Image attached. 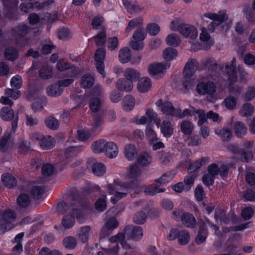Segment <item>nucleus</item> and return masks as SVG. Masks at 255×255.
Instances as JSON below:
<instances>
[{"label":"nucleus","instance_id":"obj_1","mask_svg":"<svg viewBox=\"0 0 255 255\" xmlns=\"http://www.w3.org/2000/svg\"><path fill=\"white\" fill-rule=\"evenodd\" d=\"M69 200L70 202L68 203L64 201L59 203L56 207L57 211L59 213L63 214L68 210L71 209V213L76 215L78 222L84 223L85 219L79 207L81 206L83 208H88L90 206L89 203L86 200L80 201L79 199H74L73 197H70Z\"/></svg>","mask_w":255,"mask_h":255},{"label":"nucleus","instance_id":"obj_2","mask_svg":"<svg viewBox=\"0 0 255 255\" xmlns=\"http://www.w3.org/2000/svg\"><path fill=\"white\" fill-rule=\"evenodd\" d=\"M204 16L213 20L208 27V30L211 32H213L216 27L226 21L228 18V14L223 10L219 11L218 13H205Z\"/></svg>","mask_w":255,"mask_h":255},{"label":"nucleus","instance_id":"obj_3","mask_svg":"<svg viewBox=\"0 0 255 255\" xmlns=\"http://www.w3.org/2000/svg\"><path fill=\"white\" fill-rule=\"evenodd\" d=\"M0 116L4 121H11L12 130L14 132L17 127L18 114H14L10 107H5L0 110Z\"/></svg>","mask_w":255,"mask_h":255},{"label":"nucleus","instance_id":"obj_4","mask_svg":"<svg viewBox=\"0 0 255 255\" xmlns=\"http://www.w3.org/2000/svg\"><path fill=\"white\" fill-rule=\"evenodd\" d=\"M15 218L16 214L14 212L10 210L5 211L2 215V223L0 225V231L4 233L12 229L13 225L12 222L14 221Z\"/></svg>","mask_w":255,"mask_h":255},{"label":"nucleus","instance_id":"obj_5","mask_svg":"<svg viewBox=\"0 0 255 255\" xmlns=\"http://www.w3.org/2000/svg\"><path fill=\"white\" fill-rule=\"evenodd\" d=\"M157 107H161V111L166 116L174 117L176 116L178 112L180 111V109L175 108L172 104L167 101H163L162 99L158 100L155 103Z\"/></svg>","mask_w":255,"mask_h":255},{"label":"nucleus","instance_id":"obj_6","mask_svg":"<svg viewBox=\"0 0 255 255\" xmlns=\"http://www.w3.org/2000/svg\"><path fill=\"white\" fill-rule=\"evenodd\" d=\"M203 67L208 75L213 79L218 77L219 66L217 62L212 58L205 60L203 62Z\"/></svg>","mask_w":255,"mask_h":255},{"label":"nucleus","instance_id":"obj_7","mask_svg":"<svg viewBox=\"0 0 255 255\" xmlns=\"http://www.w3.org/2000/svg\"><path fill=\"white\" fill-rule=\"evenodd\" d=\"M219 69L224 75L228 77V80L230 85L233 84L237 81V72L234 66H231L229 63H225L222 64Z\"/></svg>","mask_w":255,"mask_h":255},{"label":"nucleus","instance_id":"obj_8","mask_svg":"<svg viewBox=\"0 0 255 255\" xmlns=\"http://www.w3.org/2000/svg\"><path fill=\"white\" fill-rule=\"evenodd\" d=\"M170 66V63L169 62H154L148 66V72L152 76L160 75L164 74Z\"/></svg>","mask_w":255,"mask_h":255},{"label":"nucleus","instance_id":"obj_9","mask_svg":"<svg viewBox=\"0 0 255 255\" xmlns=\"http://www.w3.org/2000/svg\"><path fill=\"white\" fill-rule=\"evenodd\" d=\"M125 235L134 241L140 240L143 236L142 228L140 226H127L124 229Z\"/></svg>","mask_w":255,"mask_h":255},{"label":"nucleus","instance_id":"obj_10","mask_svg":"<svg viewBox=\"0 0 255 255\" xmlns=\"http://www.w3.org/2000/svg\"><path fill=\"white\" fill-rule=\"evenodd\" d=\"M198 93L200 95L208 94L213 95L216 91V86L214 83L208 82H200L196 87Z\"/></svg>","mask_w":255,"mask_h":255},{"label":"nucleus","instance_id":"obj_11","mask_svg":"<svg viewBox=\"0 0 255 255\" xmlns=\"http://www.w3.org/2000/svg\"><path fill=\"white\" fill-rule=\"evenodd\" d=\"M197 225L199 227V230L195 239V243L200 245L206 240L208 232L205 223L202 219L198 220Z\"/></svg>","mask_w":255,"mask_h":255},{"label":"nucleus","instance_id":"obj_12","mask_svg":"<svg viewBox=\"0 0 255 255\" xmlns=\"http://www.w3.org/2000/svg\"><path fill=\"white\" fill-rule=\"evenodd\" d=\"M208 173L214 177L219 174L222 177H226L228 174L229 169L227 165H222L220 167L216 163H212L208 167Z\"/></svg>","mask_w":255,"mask_h":255},{"label":"nucleus","instance_id":"obj_13","mask_svg":"<svg viewBox=\"0 0 255 255\" xmlns=\"http://www.w3.org/2000/svg\"><path fill=\"white\" fill-rule=\"evenodd\" d=\"M108 190L110 194L113 195L115 191L128 192L131 188L129 183H123L114 181V184H110L107 186Z\"/></svg>","mask_w":255,"mask_h":255},{"label":"nucleus","instance_id":"obj_14","mask_svg":"<svg viewBox=\"0 0 255 255\" xmlns=\"http://www.w3.org/2000/svg\"><path fill=\"white\" fill-rule=\"evenodd\" d=\"M180 32L184 36L195 39L197 37L198 32L196 28L191 25L184 24L180 28Z\"/></svg>","mask_w":255,"mask_h":255},{"label":"nucleus","instance_id":"obj_15","mask_svg":"<svg viewBox=\"0 0 255 255\" xmlns=\"http://www.w3.org/2000/svg\"><path fill=\"white\" fill-rule=\"evenodd\" d=\"M31 28L28 25L20 24L13 28L11 31V34L16 39L17 42H18V38L24 37L28 34Z\"/></svg>","mask_w":255,"mask_h":255},{"label":"nucleus","instance_id":"obj_16","mask_svg":"<svg viewBox=\"0 0 255 255\" xmlns=\"http://www.w3.org/2000/svg\"><path fill=\"white\" fill-rule=\"evenodd\" d=\"M103 152H104L108 157L114 158L118 154V148L114 142H107L104 144Z\"/></svg>","mask_w":255,"mask_h":255},{"label":"nucleus","instance_id":"obj_17","mask_svg":"<svg viewBox=\"0 0 255 255\" xmlns=\"http://www.w3.org/2000/svg\"><path fill=\"white\" fill-rule=\"evenodd\" d=\"M116 87L120 91H130L133 87V84L130 79L122 78L119 79L116 83Z\"/></svg>","mask_w":255,"mask_h":255},{"label":"nucleus","instance_id":"obj_18","mask_svg":"<svg viewBox=\"0 0 255 255\" xmlns=\"http://www.w3.org/2000/svg\"><path fill=\"white\" fill-rule=\"evenodd\" d=\"M198 68V63L195 59L189 60L185 65L183 73L187 77H192Z\"/></svg>","mask_w":255,"mask_h":255},{"label":"nucleus","instance_id":"obj_19","mask_svg":"<svg viewBox=\"0 0 255 255\" xmlns=\"http://www.w3.org/2000/svg\"><path fill=\"white\" fill-rule=\"evenodd\" d=\"M181 221L183 224L188 228H194L196 225L195 217L188 213H184L181 215Z\"/></svg>","mask_w":255,"mask_h":255},{"label":"nucleus","instance_id":"obj_20","mask_svg":"<svg viewBox=\"0 0 255 255\" xmlns=\"http://www.w3.org/2000/svg\"><path fill=\"white\" fill-rule=\"evenodd\" d=\"M128 171V175L130 179H136L140 177L142 173L140 167L136 163L130 164Z\"/></svg>","mask_w":255,"mask_h":255},{"label":"nucleus","instance_id":"obj_21","mask_svg":"<svg viewBox=\"0 0 255 255\" xmlns=\"http://www.w3.org/2000/svg\"><path fill=\"white\" fill-rule=\"evenodd\" d=\"M209 160V157H202L198 160L194 162H189L188 172L193 173H195V171L199 169L201 166L205 164Z\"/></svg>","mask_w":255,"mask_h":255},{"label":"nucleus","instance_id":"obj_22","mask_svg":"<svg viewBox=\"0 0 255 255\" xmlns=\"http://www.w3.org/2000/svg\"><path fill=\"white\" fill-rule=\"evenodd\" d=\"M151 87V82L148 77L141 78L137 83V89L138 91L144 93L148 91Z\"/></svg>","mask_w":255,"mask_h":255},{"label":"nucleus","instance_id":"obj_23","mask_svg":"<svg viewBox=\"0 0 255 255\" xmlns=\"http://www.w3.org/2000/svg\"><path fill=\"white\" fill-rule=\"evenodd\" d=\"M160 130L165 137H170L173 133V128L171 122L163 121L160 125Z\"/></svg>","mask_w":255,"mask_h":255},{"label":"nucleus","instance_id":"obj_24","mask_svg":"<svg viewBox=\"0 0 255 255\" xmlns=\"http://www.w3.org/2000/svg\"><path fill=\"white\" fill-rule=\"evenodd\" d=\"M91 230L90 226H85L80 228L77 236L83 244L87 243L89 238V233Z\"/></svg>","mask_w":255,"mask_h":255},{"label":"nucleus","instance_id":"obj_25","mask_svg":"<svg viewBox=\"0 0 255 255\" xmlns=\"http://www.w3.org/2000/svg\"><path fill=\"white\" fill-rule=\"evenodd\" d=\"M234 130L235 134L238 137L242 138L246 134L247 128L243 122L237 121L234 123Z\"/></svg>","mask_w":255,"mask_h":255},{"label":"nucleus","instance_id":"obj_26","mask_svg":"<svg viewBox=\"0 0 255 255\" xmlns=\"http://www.w3.org/2000/svg\"><path fill=\"white\" fill-rule=\"evenodd\" d=\"M151 156L146 152L140 153L137 158L138 163L143 167L149 165L151 163Z\"/></svg>","mask_w":255,"mask_h":255},{"label":"nucleus","instance_id":"obj_27","mask_svg":"<svg viewBox=\"0 0 255 255\" xmlns=\"http://www.w3.org/2000/svg\"><path fill=\"white\" fill-rule=\"evenodd\" d=\"M124 75L128 79H130L132 81V83L133 81H137L140 77V74L139 72L131 68H127L124 71Z\"/></svg>","mask_w":255,"mask_h":255},{"label":"nucleus","instance_id":"obj_28","mask_svg":"<svg viewBox=\"0 0 255 255\" xmlns=\"http://www.w3.org/2000/svg\"><path fill=\"white\" fill-rule=\"evenodd\" d=\"M1 180L4 185L7 188H12L16 185V180L15 178L9 173L2 175Z\"/></svg>","mask_w":255,"mask_h":255},{"label":"nucleus","instance_id":"obj_29","mask_svg":"<svg viewBox=\"0 0 255 255\" xmlns=\"http://www.w3.org/2000/svg\"><path fill=\"white\" fill-rule=\"evenodd\" d=\"M124 153L128 160H133L137 155L136 148L134 145L128 144L125 147Z\"/></svg>","mask_w":255,"mask_h":255},{"label":"nucleus","instance_id":"obj_30","mask_svg":"<svg viewBox=\"0 0 255 255\" xmlns=\"http://www.w3.org/2000/svg\"><path fill=\"white\" fill-rule=\"evenodd\" d=\"M62 244L65 249L73 250L77 246V241L74 237L67 236L63 239Z\"/></svg>","mask_w":255,"mask_h":255},{"label":"nucleus","instance_id":"obj_31","mask_svg":"<svg viewBox=\"0 0 255 255\" xmlns=\"http://www.w3.org/2000/svg\"><path fill=\"white\" fill-rule=\"evenodd\" d=\"M5 58L9 61H14L18 58L17 50L13 47H8L5 48L4 52Z\"/></svg>","mask_w":255,"mask_h":255},{"label":"nucleus","instance_id":"obj_32","mask_svg":"<svg viewBox=\"0 0 255 255\" xmlns=\"http://www.w3.org/2000/svg\"><path fill=\"white\" fill-rule=\"evenodd\" d=\"M104 21L103 17L101 16H95L91 22V26L94 29H99L101 31H105V27L103 25Z\"/></svg>","mask_w":255,"mask_h":255},{"label":"nucleus","instance_id":"obj_33","mask_svg":"<svg viewBox=\"0 0 255 255\" xmlns=\"http://www.w3.org/2000/svg\"><path fill=\"white\" fill-rule=\"evenodd\" d=\"M63 89L60 88L58 84H54L47 87L46 92L48 96L51 97H57L61 95Z\"/></svg>","mask_w":255,"mask_h":255},{"label":"nucleus","instance_id":"obj_34","mask_svg":"<svg viewBox=\"0 0 255 255\" xmlns=\"http://www.w3.org/2000/svg\"><path fill=\"white\" fill-rule=\"evenodd\" d=\"M39 145L42 149L45 150L52 148L54 146L53 139L50 135L43 136Z\"/></svg>","mask_w":255,"mask_h":255},{"label":"nucleus","instance_id":"obj_35","mask_svg":"<svg viewBox=\"0 0 255 255\" xmlns=\"http://www.w3.org/2000/svg\"><path fill=\"white\" fill-rule=\"evenodd\" d=\"M76 215L67 214L64 216L62 220V225L66 229L72 228L75 223V217Z\"/></svg>","mask_w":255,"mask_h":255},{"label":"nucleus","instance_id":"obj_36","mask_svg":"<svg viewBox=\"0 0 255 255\" xmlns=\"http://www.w3.org/2000/svg\"><path fill=\"white\" fill-rule=\"evenodd\" d=\"M193 128V124L189 121L184 120L180 124L181 131L185 135H190L191 134Z\"/></svg>","mask_w":255,"mask_h":255},{"label":"nucleus","instance_id":"obj_37","mask_svg":"<svg viewBox=\"0 0 255 255\" xmlns=\"http://www.w3.org/2000/svg\"><path fill=\"white\" fill-rule=\"evenodd\" d=\"M130 53V50L127 47L121 49L119 54V60L124 63L128 62L131 57Z\"/></svg>","mask_w":255,"mask_h":255},{"label":"nucleus","instance_id":"obj_38","mask_svg":"<svg viewBox=\"0 0 255 255\" xmlns=\"http://www.w3.org/2000/svg\"><path fill=\"white\" fill-rule=\"evenodd\" d=\"M92 170L95 175L100 176L105 173L106 168L102 163L96 162L93 165Z\"/></svg>","mask_w":255,"mask_h":255},{"label":"nucleus","instance_id":"obj_39","mask_svg":"<svg viewBox=\"0 0 255 255\" xmlns=\"http://www.w3.org/2000/svg\"><path fill=\"white\" fill-rule=\"evenodd\" d=\"M223 104L227 109L233 110L237 106L236 98L233 96L229 95L225 98Z\"/></svg>","mask_w":255,"mask_h":255},{"label":"nucleus","instance_id":"obj_40","mask_svg":"<svg viewBox=\"0 0 255 255\" xmlns=\"http://www.w3.org/2000/svg\"><path fill=\"white\" fill-rule=\"evenodd\" d=\"M135 105L133 97L130 95L126 96L123 99L124 109L126 111H130Z\"/></svg>","mask_w":255,"mask_h":255},{"label":"nucleus","instance_id":"obj_41","mask_svg":"<svg viewBox=\"0 0 255 255\" xmlns=\"http://www.w3.org/2000/svg\"><path fill=\"white\" fill-rule=\"evenodd\" d=\"M177 55V52L176 49L168 47L163 52V57L166 60L165 62H168L175 58Z\"/></svg>","mask_w":255,"mask_h":255},{"label":"nucleus","instance_id":"obj_42","mask_svg":"<svg viewBox=\"0 0 255 255\" xmlns=\"http://www.w3.org/2000/svg\"><path fill=\"white\" fill-rule=\"evenodd\" d=\"M18 205L22 208H26L30 204V199L28 194L22 193L19 195L17 198Z\"/></svg>","mask_w":255,"mask_h":255},{"label":"nucleus","instance_id":"obj_43","mask_svg":"<svg viewBox=\"0 0 255 255\" xmlns=\"http://www.w3.org/2000/svg\"><path fill=\"white\" fill-rule=\"evenodd\" d=\"M45 123L46 127L51 130H56L59 126V123L58 120L52 116L46 118L45 119Z\"/></svg>","mask_w":255,"mask_h":255},{"label":"nucleus","instance_id":"obj_44","mask_svg":"<svg viewBox=\"0 0 255 255\" xmlns=\"http://www.w3.org/2000/svg\"><path fill=\"white\" fill-rule=\"evenodd\" d=\"M233 240L231 238L228 239L226 243V251L231 255H242L241 253L237 254V253L239 252V250H238V247L235 244H233Z\"/></svg>","mask_w":255,"mask_h":255},{"label":"nucleus","instance_id":"obj_45","mask_svg":"<svg viewBox=\"0 0 255 255\" xmlns=\"http://www.w3.org/2000/svg\"><path fill=\"white\" fill-rule=\"evenodd\" d=\"M254 112V107L250 103L243 104L240 110V114L243 117H249Z\"/></svg>","mask_w":255,"mask_h":255},{"label":"nucleus","instance_id":"obj_46","mask_svg":"<svg viewBox=\"0 0 255 255\" xmlns=\"http://www.w3.org/2000/svg\"><path fill=\"white\" fill-rule=\"evenodd\" d=\"M197 176L196 173H193L187 175L184 178V183L185 184V190L188 191L192 187L194 183V180Z\"/></svg>","mask_w":255,"mask_h":255},{"label":"nucleus","instance_id":"obj_47","mask_svg":"<svg viewBox=\"0 0 255 255\" xmlns=\"http://www.w3.org/2000/svg\"><path fill=\"white\" fill-rule=\"evenodd\" d=\"M158 155L160 161L164 164H167L171 162L173 157V154L165 151H161Z\"/></svg>","mask_w":255,"mask_h":255},{"label":"nucleus","instance_id":"obj_48","mask_svg":"<svg viewBox=\"0 0 255 255\" xmlns=\"http://www.w3.org/2000/svg\"><path fill=\"white\" fill-rule=\"evenodd\" d=\"M146 218V213L142 211H139L134 214L133 222L136 224L141 225L145 223Z\"/></svg>","mask_w":255,"mask_h":255},{"label":"nucleus","instance_id":"obj_49","mask_svg":"<svg viewBox=\"0 0 255 255\" xmlns=\"http://www.w3.org/2000/svg\"><path fill=\"white\" fill-rule=\"evenodd\" d=\"M166 42L169 46H177L180 43L178 36L175 33L169 34L166 39Z\"/></svg>","mask_w":255,"mask_h":255},{"label":"nucleus","instance_id":"obj_50","mask_svg":"<svg viewBox=\"0 0 255 255\" xmlns=\"http://www.w3.org/2000/svg\"><path fill=\"white\" fill-rule=\"evenodd\" d=\"M52 69L48 65L43 66L39 71V76L45 79H49L52 76Z\"/></svg>","mask_w":255,"mask_h":255},{"label":"nucleus","instance_id":"obj_51","mask_svg":"<svg viewBox=\"0 0 255 255\" xmlns=\"http://www.w3.org/2000/svg\"><path fill=\"white\" fill-rule=\"evenodd\" d=\"M44 192V189L43 187L36 186L32 188L30 194L34 199L38 200L42 197Z\"/></svg>","mask_w":255,"mask_h":255},{"label":"nucleus","instance_id":"obj_52","mask_svg":"<svg viewBox=\"0 0 255 255\" xmlns=\"http://www.w3.org/2000/svg\"><path fill=\"white\" fill-rule=\"evenodd\" d=\"M214 218L216 221L219 220L224 223H227L228 221L226 217V213L224 210L221 208H217L215 211Z\"/></svg>","mask_w":255,"mask_h":255},{"label":"nucleus","instance_id":"obj_53","mask_svg":"<svg viewBox=\"0 0 255 255\" xmlns=\"http://www.w3.org/2000/svg\"><path fill=\"white\" fill-rule=\"evenodd\" d=\"M104 144H105V141L104 140H99L94 141L92 145L93 151L95 153L104 152Z\"/></svg>","mask_w":255,"mask_h":255},{"label":"nucleus","instance_id":"obj_54","mask_svg":"<svg viewBox=\"0 0 255 255\" xmlns=\"http://www.w3.org/2000/svg\"><path fill=\"white\" fill-rule=\"evenodd\" d=\"M189 240L190 235L189 233L185 230L181 231L180 235L178 238V243L181 245H185L189 243Z\"/></svg>","mask_w":255,"mask_h":255},{"label":"nucleus","instance_id":"obj_55","mask_svg":"<svg viewBox=\"0 0 255 255\" xmlns=\"http://www.w3.org/2000/svg\"><path fill=\"white\" fill-rule=\"evenodd\" d=\"M101 100L98 98H92L89 102V106L92 111L96 113L101 107Z\"/></svg>","mask_w":255,"mask_h":255},{"label":"nucleus","instance_id":"obj_56","mask_svg":"<svg viewBox=\"0 0 255 255\" xmlns=\"http://www.w3.org/2000/svg\"><path fill=\"white\" fill-rule=\"evenodd\" d=\"M5 95L8 97H10L13 100H16L21 96L20 91L14 89L7 88L5 90Z\"/></svg>","mask_w":255,"mask_h":255},{"label":"nucleus","instance_id":"obj_57","mask_svg":"<svg viewBox=\"0 0 255 255\" xmlns=\"http://www.w3.org/2000/svg\"><path fill=\"white\" fill-rule=\"evenodd\" d=\"M193 112H194L195 114H197L198 116L199 121L198 124L199 126L203 125V124L207 122V115H206L205 112L202 110H195L194 108H192Z\"/></svg>","mask_w":255,"mask_h":255},{"label":"nucleus","instance_id":"obj_58","mask_svg":"<svg viewBox=\"0 0 255 255\" xmlns=\"http://www.w3.org/2000/svg\"><path fill=\"white\" fill-rule=\"evenodd\" d=\"M183 20L179 17L174 18L170 23V28L172 31H177L180 32V28L181 26L184 24L182 23Z\"/></svg>","mask_w":255,"mask_h":255},{"label":"nucleus","instance_id":"obj_59","mask_svg":"<svg viewBox=\"0 0 255 255\" xmlns=\"http://www.w3.org/2000/svg\"><path fill=\"white\" fill-rule=\"evenodd\" d=\"M94 38L97 46H100L105 44L106 42V33L105 31H101Z\"/></svg>","mask_w":255,"mask_h":255},{"label":"nucleus","instance_id":"obj_60","mask_svg":"<svg viewBox=\"0 0 255 255\" xmlns=\"http://www.w3.org/2000/svg\"><path fill=\"white\" fill-rule=\"evenodd\" d=\"M254 215V210L251 207L244 208L241 212V216L245 220H249L251 219Z\"/></svg>","mask_w":255,"mask_h":255},{"label":"nucleus","instance_id":"obj_61","mask_svg":"<svg viewBox=\"0 0 255 255\" xmlns=\"http://www.w3.org/2000/svg\"><path fill=\"white\" fill-rule=\"evenodd\" d=\"M94 82L93 77L89 75H84L82 77L81 84L84 88H89L91 87Z\"/></svg>","mask_w":255,"mask_h":255},{"label":"nucleus","instance_id":"obj_62","mask_svg":"<svg viewBox=\"0 0 255 255\" xmlns=\"http://www.w3.org/2000/svg\"><path fill=\"white\" fill-rule=\"evenodd\" d=\"M146 34L143 29L139 28L137 29L133 34L132 38L135 41H142L143 40Z\"/></svg>","mask_w":255,"mask_h":255},{"label":"nucleus","instance_id":"obj_63","mask_svg":"<svg viewBox=\"0 0 255 255\" xmlns=\"http://www.w3.org/2000/svg\"><path fill=\"white\" fill-rule=\"evenodd\" d=\"M22 83V78L20 76L16 75L12 77L10 81L11 89L18 90L21 87Z\"/></svg>","mask_w":255,"mask_h":255},{"label":"nucleus","instance_id":"obj_64","mask_svg":"<svg viewBox=\"0 0 255 255\" xmlns=\"http://www.w3.org/2000/svg\"><path fill=\"white\" fill-rule=\"evenodd\" d=\"M119 225L118 221L114 217L109 219L104 224V225L112 232L119 226Z\"/></svg>","mask_w":255,"mask_h":255}]
</instances>
